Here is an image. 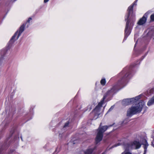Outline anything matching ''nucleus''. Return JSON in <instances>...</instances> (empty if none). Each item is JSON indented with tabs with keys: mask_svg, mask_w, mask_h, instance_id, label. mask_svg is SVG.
Returning a JSON list of instances; mask_svg holds the SVG:
<instances>
[{
	"mask_svg": "<svg viewBox=\"0 0 154 154\" xmlns=\"http://www.w3.org/2000/svg\"><path fill=\"white\" fill-rule=\"evenodd\" d=\"M102 154H105V153L104 152H103Z\"/></svg>",
	"mask_w": 154,
	"mask_h": 154,
	"instance_id": "nucleus-23",
	"label": "nucleus"
},
{
	"mask_svg": "<svg viewBox=\"0 0 154 154\" xmlns=\"http://www.w3.org/2000/svg\"><path fill=\"white\" fill-rule=\"evenodd\" d=\"M129 73L127 72L124 75L121 79L119 80L118 82L110 90H109L104 96L103 99L98 104V105L94 109L92 113L94 115V118L97 119L100 114V108L106 97L109 96H111L122 88L125 85L129 78Z\"/></svg>",
	"mask_w": 154,
	"mask_h": 154,
	"instance_id": "nucleus-1",
	"label": "nucleus"
},
{
	"mask_svg": "<svg viewBox=\"0 0 154 154\" xmlns=\"http://www.w3.org/2000/svg\"><path fill=\"white\" fill-rule=\"evenodd\" d=\"M144 105V102L142 101L135 106H132L127 111V116H130L137 112H140Z\"/></svg>",
	"mask_w": 154,
	"mask_h": 154,
	"instance_id": "nucleus-3",
	"label": "nucleus"
},
{
	"mask_svg": "<svg viewBox=\"0 0 154 154\" xmlns=\"http://www.w3.org/2000/svg\"><path fill=\"white\" fill-rule=\"evenodd\" d=\"M25 25L23 24L20 27L19 30L15 33L14 35L12 37L11 39L10 40L9 43L10 44L13 43L17 39L21 34L24 31Z\"/></svg>",
	"mask_w": 154,
	"mask_h": 154,
	"instance_id": "nucleus-5",
	"label": "nucleus"
},
{
	"mask_svg": "<svg viewBox=\"0 0 154 154\" xmlns=\"http://www.w3.org/2000/svg\"><path fill=\"white\" fill-rule=\"evenodd\" d=\"M150 18L151 21H154V14L151 15Z\"/></svg>",
	"mask_w": 154,
	"mask_h": 154,
	"instance_id": "nucleus-14",
	"label": "nucleus"
},
{
	"mask_svg": "<svg viewBox=\"0 0 154 154\" xmlns=\"http://www.w3.org/2000/svg\"><path fill=\"white\" fill-rule=\"evenodd\" d=\"M120 145V143H118L117 144H116L112 146V147H116L117 146H119Z\"/></svg>",
	"mask_w": 154,
	"mask_h": 154,
	"instance_id": "nucleus-17",
	"label": "nucleus"
},
{
	"mask_svg": "<svg viewBox=\"0 0 154 154\" xmlns=\"http://www.w3.org/2000/svg\"><path fill=\"white\" fill-rule=\"evenodd\" d=\"M69 124V122H66L65 124L64 125V126L63 128H65L67 127L68 126Z\"/></svg>",
	"mask_w": 154,
	"mask_h": 154,
	"instance_id": "nucleus-15",
	"label": "nucleus"
},
{
	"mask_svg": "<svg viewBox=\"0 0 154 154\" xmlns=\"http://www.w3.org/2000/svg\"><path fill=\"white\" fill-rule=\"evenodd\" d=\"M122 154H131V153H130L129 152H125V153L123 152V153H122Z\"/></svg>",
	"mask_w": 154,
	"mask_h": 154,
	"instance_id": "nucleus-18",
	"label": "nucleus"
},
{
	"mask_svg": "<svg viewBox=\"0 0 154 154\" xmlns=\"http://www.w3.org/2000/svg\"><path fill=\"white\" fill-rule=\"evenodd\" d=\"M152 37L154 39V32L152 34Z\"/></svg>",
	"mask_w": 154,
	"mask_h": 154,
	"instance_id": "nucleus-21",
	"label": "nucleus"
},
{
	"mask_svg": "<svg viewBox=\"0 0 154 154\" xmlns=\"http://www.w3.org/2000/svg\"><path fill=\"white\" fill-rule=\"evenodd\" d=\"M49 0H44V3H45L48 2Z\"/></svg>",
	"mask_w": 154,
	"mask_h": 154,
	"instance_id": "nucleus-20",
	"label": "nucleus"
},
{
	"mask_svg": "<svg viewBox=\"0 0 154 154\" xmlns=\"http://www.w3.org/2000/svg\"><path fill=\"white\" fill-rule=\"evenodd\" d=\"M16 0H14V1H16Z\"/></svg>",
	"mask_w": 154,
	"mask_h": 154,
	"instance_id": "nucleus-26",
	"label": "nucleus"
},
{
	"mask_svg": "<svg viewBox=\"0 0 154 154\" xmlns=\"http://www.w3.org/2000/svg\"><path fill=\"white\" fill-rule=\"evenodd\" d=\"M100 84L103 86L106 83V81L105 79H102L100 82Z\"/></svg>",
	"mask_w": 154,
	"mask_h": 154,
	"instance_id": "nucleus-12",
	"label": "nucleus"
},
{
	"mask_svg": "<svg viewBox=\"0 0 154 154\" xmlns=\"http://www.w3.org/2000/svg\"><path fill=\"white\" fill-rule=\"evenodd\" d=\"M111 126H112V125H110V126H109V127H111Z\"/></svg>",
	"mask_w": 154,
	"mask_h": 154,
	"instance_id": "nucleus-24",
	"label": "nucleus"
},
{
	"mask_svg": "<svg viewBox=\"0 0 154 154\" xmlns=\"http://www.w3.org/2000/svg\"><path fill=\"white\" fill-rule=\"evenodd\" d=\"M145 141L146 142V143L145 144L144 146V154H145V153H146L147 149V147L148 146V143L146 142V140H145Z\"/></svg>",
	"mask_w": 154,
	"mask_h": 154,
	"instance_id": "nucleus-13",
	"label": "nucleus"
},
{
	"mask_svg": "<svg viewBox=\"0 0 154 154\" xmlns=\"http://www.w3.org/2000/svg\"><path fill=\"white\" fill-rule=\"evenodd\" d=\"M152 11H149L147 12L138 22V24L141 25L144 24L146 22L148 15Z\"/></svg>",
	"mask_w": 154,
	"mask_h": 154,
	"instance_id": "nucleus-8",
	"label": "nucleus"
},
{
	"mask_svg": "<svg viewBox=\"0 0 154 154\" xmlns=\"http://www.w3.org/2000/svg\"><path fill=\"white\" fill-rule=\"evenodd\" d=\"M32 18H31V17L29 18L28 19V20H27V22H28V23H29V22H30V20H32Z\"/></svg>",
	"mask_w": 154,
	"mask_h": 154,
	"instance_id": "nucleus-19",
	"label": "nucleus"
},
{
	"mask_svg": "<svg viewBox=\"0 0 154 154\" xmlns=\"http://www.w3.org/2000/svg\"><path fill=\"white\" fill-rule=\"evenodd\" d=\"M137 0H136L132 5L128 7L127 10L128 14L125 17V20H127L125 30L124 40H125L126 39L127 37L130 34L134 24V22L135 21L134 17L132 14L133 12V6L134 5H136V3Z\"/></svg>",
	"mask_w": 154,
	"mask_h": 154,
	"instance_id": "nucleus-2",
	"label": "nucleus"
},
{
	"mask_svg": "<svg viewBox=\"0 0 154 154\" xmlns=\"http://www.w3.org/2000/svg\"><path fill=\"white\" fill-rule=\"evenodd\" d=\"M154 143V140L153 141V142H152V143Z\"/></svg>",
	"mask_w": 154,
	"mask_h": 154,
	"instance_id": "nucleus-25",
	"label": "nucleus"
},
{
	"mask_svg": "<svg viewBox=\"0 0 154 154\" xmlns=\"http://www.w3.org/2000/svg\"><path fill=\"white\" fill-rule=\"evenodd\" d=\"M154 104V96L148 101L147 105L150 106Z\"/></svg>",
	"mask_w": 154,
	"mask_h": 154,
	"instance_id": "nucleus-10",
	"label": "nucleus"
},
{
	"mask_svg": "<svg viewBox=\"0 0 154 154\" xmlns=\"http://www.w3.org/2000/svg\"><path fill=\"white\" fill-rule=\"evenodd\" d=\"M94 149L92 148H89L87 149L85 152V154H91Z\"/></svg>",
	"mask_w": 154,
	"mask_h": 154,
	"instance_id": "nucleus-11",
	"label": "nucleus"
},
{
	"mask_svg": "<svg viewBox=\"0 0 154 154\" xmlns=\"http://www.w3.org/2000/svg\"><path fill=\"white\" fill-rule=\"evenodd\" d=\"M150 91H151V92H153V89H152L151 90H150Z\"/></svg>",
	"mask_w": 154,
	"mask_h": 154,
	"instance_id": "nucleus-22",
	"label": "nucleus"
},
{
	"mask_svg": "<svg viewBox=\"0 0 154 154\" xmlns=\"http://www.w3.org/2000/svg\"><path fill=\"white\" fill-rule=\"evenodd\" d=\"M140 97L141 95H140L134 98L124 99L122 102V104L125 106L132 104L140 99Z\"/></svg>",
	"mask_w": 154,
	"mask_h": 154,
	"instance_id": "nucleus-6",
	"label": "nucleus"
},
{
	"mask_svg": "<svg viewBox=\"0 0 154 154\" xmlns=\"http://www.w3.org/2000/svg\"><path fill=\"white\" fill-rule=\"evenodd\" d=\"M6 54V51L5 50H2L0 51V65L2 63V60L3 59V57Z\"/></svg>",
	"mask_w": 154,
	"mask_h": 154,
	"instance_id": "nucleus-9",
	"label": "nucleus"
},
{
	"mask_svg": "<svg viewBox=\"0 0 154 154\" xmlns=\"http://www.w3.org/2000/svg\"><path fill=\"white\" fill-rule=\"evenodd\" d=\"M101 123L98 129V133L95 139L96 143H98L102 140L103 137V134L108 128L107 126H104L101 127Z\"/></svg>",
	"mask_w": 154,
	"mask_h": 154,
	"instance_id": "nucleus-4",
	"label": "nucleus"
},
{
	"mask_svg": "<svg viewBox=\"0 0 154 154\" xmlns=\"http://www.w3.org/2000/svg\"><path fill=\"white\" fill-rule=\"evenodd\" d=\"M113 108H114L113 106H112L110 107V108L109 109V110H108V112H110V111L112 110V109H113Z\"/></svg>",
	"mask_w": 154,
	"mask_h": 154,
	"instance_id": "nucleus-16",
	"label": "nucleus"
},
{
	"mask_svg": "<svg viewBox=\"0 0 154 154\" xmlns=\"http://www.w3.org/2000/svg\"><path fill=\"white\" fill-rule=\"evenodd\" d=\"M127 147L126 148V149H137L140 148L141 146L140 142L137 141H134L133 142L127 144Z\"/></svg>",
	"mask_w": 154,
	"mask_h": 154,
	"instance_id": "nucleus-7",
	"label": "nucleus"
}]
</instances>
